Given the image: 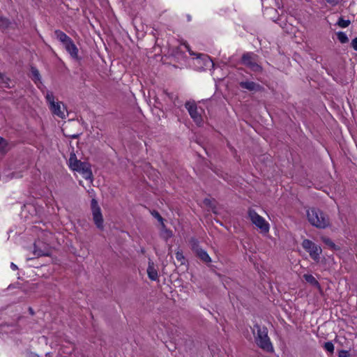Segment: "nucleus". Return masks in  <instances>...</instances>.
I'll list each match as a JSON object with an SVG mask.
<instances>
[{"instance_id":"26","label":"nucleus","mask_w":357,"mask_h":357,"mask_svg":"<svg viewBox=\"0 0 357 357\" xmlns=\"http://www.w3.org/2000/svg\"><path fill=\"white\" fill-rule=\"evenodd\" d=\"M33 255L36 256L37 257H42V256H49L50 254L46 252H43L40 249H38L36 243H34V250H33Z\"/></svg>"},{"instance_id":"44","label":"nucleus","mask_w":357,"mask_h":357,"mask_svg":"<svg viewBox=\"0 0 357 357\" xmlns=\"http://www.w3.org/2000/svg\"><path fill=\"white\" fill-rule=\"evenodd\" d=\"M11 175H12L11 178H13L14 176V173H11Z\"/></svg>"},{"instance_id":"23","label":"nucleus","mask_w":357,"mask_h":357,"mask_svg":"<svg viewBox=\"0 0 357 357\" xmlns=\"http://www.w3.org/2000/svg\"><path fill=\"white\" fill-rule=\"evenodd\" d=\"M176 259L180 263V265L185 264V259L183 256L182 250H178L176 252Z\"/></svg>"},{"instance_id":"43","label":"nucleus","mask_w":357,"mask_h":357,"mask_svg":"<svg viewBox=\"0 0 357 357\" xmlns=\"http://www.w3.org/2000/svg\"><path fill=\"white\" fill-rule=\"evenodd\" d=\"M141 252H142V253H144V252H145L144 249H142Z\"/></svg>"},{"instance_id":"5","label":"nucleus","mask_w":357,"mask_h":357,"mask_svg":"<svg viewBox=\"0 0 357 357\" xmlns=\"http://www.w3.org/2000/svg\"><path fill=\"white\" fill-rule=\"evenodd\" d=\"M303 248L309 253L310 257L315 261L318 262L320 259V255L322 250L320 246L317 245L314 243L309 239H305L302 242Z\"/></svg>"},{"instance_id":"2","label":"nucleus","mask_w":357,"mask_h":357,"mask_svg":"<svg viewBox=\"0 0 357 357\" xmlns=\"http://www.w3.org/2000/svg\"><path fill=\"white\" fill-rule=\"evenodd\" d=\"M309 222L318 229H326L330 226V219L327 214L318 208L312 207L307 210Z\"/></svg>"},{"instance_id":"30","label":"nucleus","mask_w":357,"mask_h":357,"mask_svg":"<svg viewBox=\"0 0 357 357\" xmlns=\"http://www.w3.org/2000/svg\"><path fill=\"white\" fill-rule=\"evenodd\" d=\"M46 99L47 102L50 103V106H52L53 104L56 103L54 102V96L52 93H48L46 96Z\"/></svg>"},{"instance_id":"1","label":"nucleus","mask_w":357,"mask_h":357,"mask_svg":"<svg viewBox=\"0 0 357 357\" xmlns=\"http://www.w3.org/2000/svg\"><path fill=\"white\" fill-rule=\"evenodd\" d=\"M256 344L266 352H272L273 347L268 335V328L266 326H261L258 324L254 325L252 331Z\"/></svg>"},{"instance_id":"13","label":"nucleus","mask_w":357,"mask_h":357,"mask_svg":"<svg viewBox=\"0 0 357 357\" xmlns=\"http://www.w3.org/2000/svg\"><path fill=\"white\" fill-rule=\"evenodd\" d=\"M147 274L150 280L155 281L158 278V272L153 266V263L149 261L147 268Z\"/></svg>"},{"instance_id":"19","label":"nucleus","mask_w":357,"mask_h":357,"mask_svg":"<svg viewBox=\"0 0 357 357\" xmlns=\"http://www.w3.org/2000/svg\"><path fill=\"white\" fill-rule=\"evenodd\" d=\"M190 243L191 245L192 250L195 253H196L197 252V250L202 249V248L199 246V241L196 238H190Z\"/></svg>"},{"instance_id":"10","label":"nucleus","mask_w":357,"mask_h":357,"mask_svg":"<svg viewBox=\"0 0 357 357\" xmlns=\"http://www.w3.org/2000/svg\"><path fill=\"white\" fill-rule=\"evenodd\" d=\"M61 102H56V103L50 106V108L54 114L58 116L61 119H63L66 116L63 111H61Z\"/></svg>"},{"instance_id":"6","label":"nucleus","mask_w":357,"mask_h":357,"mask_svg":"<svg viewBox=\"0 0 357 357\" xmlns=\"http://www.w3.org/2000/svg\"><path fill=\"white\" fill-rule=\"evenodd\" d=\"M248 215L252 222L255 225L261 232L267 233L269 231V224L260 216L255 210L249 209Z\"/></svg>"},{"instance_id":"29","label":"nucleus","mask_w":357,"mask_h":357,"mask_svg":"<svg viewBox=\"0 0 357 357\" xmlns=\"http://www.w3.org/2000/svg\"><path fill=\"white\" fill-rule=\"evenodd\" d=\"M324 348L331 354L334 352V345L331 342H326L324 344Z\"/></svg>"},{"instance_id":"16","label":"nucleus","mask_w":357,"mask_h":357,"mask_svg":"<svg viewBox=\"0 0 357 357\" xmlns=\"http://www.w3.org/2000/svg\"><path fill=\"white\" fill-rule=\"evenodd\" d=\"M12 22L7 17L0 16V29L5 31L6 29L10 27Z\"/></svg>"},{"instance_id":"18","label":"nucleus","mask_w":357,"mask_h":357,"mask_svg":"<svg viewBox=\"0 0 357 357\" xmlns=\"http://www.w3.org/2000/svg\"><path fill=\"white\" fill-rule=\"evenodd\" d=\"M248 67L255 73H261L263 70V68L254 61L249 63Z\"/></svg>"},{"instance_id":"17","label":"nucleus","mask_w":357,"mask_h":357,"mask_svg":"<svg viewBox=\"0 0 357 357\" xmlns=\"http://www.w3.org/2000/svg\"><path fill=\"white\" fill-rule=\"evenodd\" d=\"M31 78L35 83H37V82H40L41 77L38 70L36 67L31 66Z\"/></svg>"},{"instance_id":"27","label":"nucleus","mask_w":357,"mask_h":357,"mask_svg":"<svg viewBox=\"0 0 357 357\" xmlns=\"http://www.w3.org/2000/svg\"><path fill=\"white\" fill-rule=\"evenodd\" d=\"M163 93L168 97V98L174 102L176 105V100L178 99V96L173 93H169L167 90H163Z\"/></svg>"},{"instance_id":"3","label":"nucleus","mask_w":357,"mask_h":357,"mask_svg":"<svg viewBox=\"0 0 357 357\" xmlns=\"http://www.w3.org/2000/svg\"><path fill=\"white\" fill-rule=\"evenodd\" d=\"M69 167L73 170L80 173L83 178L86 180L93 179V174L91 169V165L89 162H82L77 160L76 155L72 152L68 160Z\"/></svg>"},{"instance_id":"22","label":"nucleus","mask_w":357,"mask_h":357,"mask_svg":"<svg viewBox=\"0 0 357 357\" xmlns=\"http://www.w3.org/2000/svg\"><path fill=\"white\" fill-rule=\"evenodd\" d=\"M337 39L341 43H346L349 41V38L345 33L339 31L337 33Z\"/></svg>"},{"instance_id":"24","label":"nucleus","mask_w":357,"mask_h":357,"mask_svg":"<svg viewBox=\"0 0 357 357\" xmlns=\"http://www.w3.org/2000/svg\"><path fill=\"white\" fill-rule=\"evenodd\" d=\"M172 231L165 227H162V231L161 234V236L165 239L167 240L168 238L172 236Z\"/></svg>"},{"instance_id":"4","label":"nucleus","mask_w":357,"mask_h":357,"mask_svg":"<svg viewBox=\"0 0 357 357\" xmlns=\"http://www.w3.org/2000/svg\"><path fill=\"white\" fill-rule=\"evenodd\" d=\"M90 208L94 225L100 231L104 230L105 225L103 215L102 214L101 208L96 198H93L91 199Z\"/></svg>"},{"instance_id":"33","label":"nucleus","mask_w":357,"mask_h":357,"mask_svg":"<svg viewBox=\"0 0 357 357\" xmlns=\"http://www.w3.org/2000/svg\"><path fill=\"white\" fill-rule=\"evenodd\" d=\"M325 1H326V3H328L331 6H335L339 3L340 0H325Z\"/></svg>"},{"instance_id":"28","label":"nucleus","mask_w":357,"mask_h":357,"mask_svg":"<svg viewBox=\"0 0 357 357\" xmlns=\"http://www.w3.org/2000/svg\"><path fill=\"white\" fill-rule=\"evenodd\" d=\"M7 145H8L7 141L2 137H0V152L1 153L6 152V147L7 146Z\"/></svg>"},{"instance_id":"36","label":"nucleus","mask_w":357,"mask_h":357,"mask_svg":"<svg viewBox=\"0 0 357 357\" xmlns=\"http://www.w3.org/2000/svg\"><path fill=\"white\" fill-rule=\"evenodd\" d=\"M324 242L326 243V244L332 248L335 247V243L330 238L325 239Z\"/></svg>"},{"instance_id":"8","label":"nucleus","mask_w":357,"mask_h":357,"mask_svg":"<svg viewBox=\"0 0 357 357\" xmlns=\"http://www.w3.org/2000/svg\"><path fill=\"white\" fill-rule=\"evenodd\" d=\"M239 86L241 89L248 90L249 91L257 92L264 90V88L261 85L252 81L240 82Z\"/></svg>"},{"instance_id":"11","label":"nucleus","mask_w":357,"mask_h":357,"mask_svg":"<svg viewBox=\"0 0 357 357\" xmlns=\"http://www.w3.org/2000/svg\"><path fill=\"white\" fill-rule=\"evenodd\" d=\"M54 34L56 37V38L62 43V44L64 45L66 43H69L72 39L67 36L64 32H63L61 30H56L54 31Z\"/></svg>"},{"instance_id":"9","label":"nucleus","mask_w":357,"mask_h":357,"mask_svg":"<svg viewBox=\"0 0 357 357\" xmlns=\"http://www.w3.org/2000/svg\"><path fill=\"white\" fill-rule=\"evenodd\" d=\"M65 49L70 54L71 57L75 60H79V57L78 56V49L76 47L75 44L71 40L69 43L64 45Z\"/></svg>"},{"instance_id":"38","label":"nucleus","mask_w":357,"mask_h":357,"mask_svg":"<svg viewBox=\"0 0 357 357\" xmlns=\"http://www.w3.org/2000/svg\"><path fill=\"white\" fill-rule=\"evenodd\" d=\"M10 267L13 270H17L18 269V267L17 266L16 264H15L14 263H11L10 264Z\"/></svg>"},{"instance_id":"37","label":"nucleus","mask_w":357,"mask_h":357,"mask_svg":"<svg viewBox=\"0 0 357 357\" xmlns=\"http://www.w3.org/2000/svg\"><path fill=\"white\" fill-rule=\"evenodd\" d=\"M28 357H40V356L37 354L31 351L28 354Z\"/></svg>"},{"instance_id":"12","label":"nucleus","mask_w":357,"mask_h":357,"mask_svg":"<svg viewBox=\"0 0 357 357\" xmlns=\"http://www.w3.org/2000/svg\"><path fill=\"white\" fill-rule=\"evenodd\" d=\"M195 255L204 263L208 264L211 262V259L210 256L202 248L200 250H197V252L195 253Z\"/></svg>"},{"instance_id":"31","label":"nucleus","mask_w":357,"mask_h":357,"mask_svg":"<svg viewBox=\"0 0 357 357\" xmlns=\"http://www.w3.org/2000/svg\"><path fill=\"white\" fill-rule=\"evenodd\" d=\"M350 354L349 351L347 350H340L338 353V357H349Z\"/></svg>"},{"instance_id":"25","label":"nucleus","mask_w":357,"mask_h":357,"mask_svg":"<svg viewBox=\"0 0 357 357\" xmlns=\"http://www.w3.org/2000/svg\"><path fill=\"white\" fill-rule=\"evenodd\" d=\"M351 24L350 20H344L342 17H340L337 24L342 27V28H346Z\"/></svg>"},{"instance_id":"20","label":"nucleus","mask_w":357,"mask_h":357,"mask_svg":"<svg viewBox=\"0 0 357 357\" xmlns=\"http://www.w3.org/2000/svg\"><path fill=\"white\" fill-rule=\"evenodd\" d=\"M151 215L155 218H156L158 222L161 224L162 225V227H165V225L164 223V219L160 215V214L159 213L158 211H155V210H153L151 212Z\"/></svg>"},{"instance_id":"21","label":"nucleus","mask_w":357,"mask_h":357,"mask_svg":"<svg viewBox=\"0 0 357 357\" xmlns=\"http://www.w3.org/2000/svg\"><path fill=\"white\" fill-rule=\"evenodd\" d=\"M197 58H202L204 61L205 66H208V64H211V66L213 67L214 63L213 61L207 55L199 54H198Z\"/></svg>"},{"instance_id":"34","label":"nucleus","mask_w":357,"mask_h":357,"mask_svg":"<svg viewBox=\"0 0 357 357\" xmlns=\"http://www.w3.org/2000/svg\"><path fill=\"white\" fill-rule=\"evenodd\" d=\"M351 46L354 50L357 51V37L352 40Z\"/></svg>"},{"instance_id":"45","label":"nucleus","mask_w":357,"mask_h":357,"mask_svg":"<svg viewBox=\"0 0 357 357\" xmlns=\"http://www.w3.org/2000/svg\"><path fill=\"white\" fill-rule=\"evenodd\" d=\"M47 356H50V353L46 354Z\"/></svg>"},{"instance_id":"35","label":"nucleus","mask_w":357,"mask_h":357,"mask_svg":"<svg viewBox=\"0 0 357 357\" xmlns=\"http://www.w3.org/2000/svg\"><path fill=\"white\" fill-rule=\"evenodd\" d=\"M204 204L210 207H213L212 201L208 198L204 199Z\"/></svg>"},{"instance_id":"40","label":"nucleus","mask_w":357,"mask_h":357,"mask_svg":"<svg viewBox=\"0 0 357 357\" xmlns=\"http://www.w3.org/2000/svg\"><path fill=\"white\" fill-rule=\"evenodd\" d=\"M29 313L31 314V315H33L34 314V311L32 309V307H29Z\"/></svg>"},{"instance_id":"7","label":"nucleus","mask_w":357,"mask_h":357,"mask_svg":"<svg viewBox=\"0 0 357 357\" xmlns=\"http://www.w3.org/2000/svg\"><path fill=\"white\" fill-rule=\"evenodd\" d=\"M190 117L197 123L199 124L203 121L201 114L198 112L197 106L195 102L188 101L185 104Z\"/></svg>"},{"instance_id":"41","label":"nucleus","mask_w":357,"mask_h":357,"mask_svg":"<svg viewBox=\"0 0 357 357\" xmlns=\"http://www.w3.org/2000/svg\"><path fill=\"white\" fill-rule=\"evenodd\" d=\"M3 325H4V326H15L16 324H3Z\"/></svg>"},{"instance_id":"39","label":"nucleus","mask_w":357,"mask_h":357,"mask_svg":"<svg viewBox=\"0 0 357 357\" xmlns=\"http://www.w3.org/2000/svg\"><path fill=\"white\" fill-rule=\"evenodd\" d=\"M79 134H75V135H73L70 136V137L72 139H77L79 137Z\"/></svg>"},{"instance_id":"32","label":"nucleus","mask_w":357,"mask_h":357,"mask_svg":"<svg viewBox=\"0 0 357 357\" xmlns=\"http://www.w3.org/2000/svg\"><path fill=\"white\" fill-rule=\"evenodd\" d=\"M8 79V78L5 77V76L0 73V85L7 84Z\"/></svg>"},{"instance_id":"42","label":"nucleus","mask_w":357,"mask_h":357,"mask_svg":"<svg viewBox=\"0 0 357 357\" xmlns=\"http://www.w3.org/2000/svg\"><path fill=\"white\" fill-rule=\"evenodd\" d=\"M188 52H189V53H190V55H194V54H195V53H194L193 52H192V51L189 49V47H188Z\"/></svg>"},{"instance_id":"14","label":"nucleus","mask_w":357,"mask_h":357,"mask_svg":"<svg viewBox=\"0 0 357 357\" xmlns=\"http://www.w3.org/2000/svg\"><path fill=\"white\" fill-rule=\"evenodd\" d=\"M303 278L305 279V280L310 284L312 286L320 289H321V285L319 284V282L316 280V278L311 274H304L303 275Z\"/></svg>"},{"instance_id":"15","label":"nucleus","mask_w":357,"mask_h":357,"mask_svg":"<svg viewBox=\"0 0 357 357\" xmlns=\"http://www.w3.org/2000/svg\"><path fill=\"white\" fill-rule=\"evenodd\" d=\"M255 56L252 52L244 53L241 56V63L248 66L249 63L253 61V56Z\"/></svg>"}]
</instances>
